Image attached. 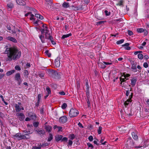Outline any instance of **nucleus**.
<instances>
[{
	"label": "nucleus",
	"instance_id": "1",
	"mask_svg": "<svg viewBox=\"0 0 149 149\" xmlns=\"http://www.w3.org/2000/svg\"><path fill=\"white\" fill-rule=\"evenodd\" d=\"M6 50L5 53L7 54L8 58V60L10 61L19 59L20 57L21 52L19 51L17 47H6Z\"/></svg>",
	"mask_w": 149,
	"mask_h": 149
},
{
	"label": "nucleus",
	"instance_id": "2",
	"mask_svg": "<svg viewBox=\"0 0 149 149\" xmlns=\"http://www.w3.org/2000/svg\"><path fill=\"white\" fill-rule=\"evenodd\" d=\"M133 95V93H131V95L129 96V97L128 99H127L126 101H125L124 102V106L125 107V108H124V110L125 113L128 115L129 116H131L132 114V112L131 111V109L130 111V112H129V111L127 110V106L128 105L129 102H132V97Z\"/></svg>",
	"mask_w": 149,
	"mask_h": 149
},
{
	"label": "nucleus",
	"instance_id": "3",
	"mask_svg": "<svg viewBox=\"0 0 149 149\" xmlns=\"http://www.w3.org/2000/svg\"><path fill=\"white\" fill-rule=\"evenodd\" d=\"M51 73V77L55 79H58L61 78L62 74L61 72L52 70Z\"/></svg>",
	"mask_w": 149,
	"mask_h": 149
},
{
	"label": "nucleus",
	"instance_id": "4",
	"mask_svg": "<svg viewBox=\"0 0 149 149\" xmlns=\"http://www.w3.org/2000/svg\"><path fill=\"white\" fill-rule=\"evenodd\" d=\"M79 114V111L76 109H71L69 112V116L71 118L76 116Z\"/></svg>",
	"mask_w": 149,
	"mask_h": 149
},
{
	"label": "nucleus",
	"instance_id": "5",
	"mask_svg": "<svg viewBox=\"0 0 149 149\" xmlns=\"http://www.w3.org/2000/svg\"><path fill=\"white\" fill-rule=\"evenodd\" d=\"M69 8L72 10L76 11L79 10H82L84 9V8L83 7L82 5H80L78 6L72 5L70 6Z\"/></svg>",
	"mask_w": 149,
	"mask_h": 149
},
{
	"label": "nucleus",
	"instance_id": "6",
	"mask_svg": "<svg viewBox=\"0 0 149 149\" xmlns=\"http://www.w3.org/2000/svg\"><path fill=\"white\" fill-rule=\"evenodd\" d=\"M14 78L15 80L18 81V85H20L22 82L20 73L19 72L16 73L15 74Z\"/></svg>",
	"mask_w": 149,
	"mask_h": 149
},
{
	"label": "nucleus",
	"instance_id": "7",
	"mask_svg": "<svg viewBox=\"0 0 149 149\" xmlns=\"http://www.w3.org/2000/svg\"><path fill=\"white\" fill-rule=\"evenodd\" d=\"M130 61L131 64V69L134 72H136L137 70L136 67V64L135 63L134 61L130 60Z\"/></svg>",
	"mask_w": 149,
	"mask_h": 149
},
{
	"label": "nucleus",
	"instance_id": "8",
	"mask_svg": "<svg viewBox=\"0 0 149 149\" xmlns=\"http://www.w3.org/2000/svg\"><path fill=\"white\" fill-rule=\"evenodd\" d=\"M40 31L41 34H43L46 32H49V30L48 29V27L46 24H43L42 27L41 28Z\"/></svg>",
	"mask_w": 149,
	"mask_h": 149
},
{
	"label": "nucleus",
	"instance_id": "9",
	"mask_svg": "<svg viewBox=\"0 0 149 149\" xmlns=\"http://www.w3.org/2000/svg\"><path fill=\"white\" fill-rule=\"evenodd\" d=\"M128 140L127 141L126 147V148H128L129 147H132L134 146V143L133 141L131 139V138H128Z\"/></svg>",
	"mask_w": 149,
	"mask_h": 149
},
{
	"label": "nucleus",
	"instance_id": "10",
	"mask_svg": "<svg viewBox=\"0 0 149 149\" xmlns=\"http://www.w3.org/2000/svg\"><path fill=\"white\" fill-rule=\"evenodd\" d=\"M16 116H17L19 120L20 121L24 120L25 116L23 113H16Z\"/></svg>",
	"mask_w": 149,
	"mask_h": 149
},
{
	"label": "nucleus",
	"instance_id": "11",
	"mask_svg": "<svg viewBox=\"0 0 149 149\" xmlns=\"http://www.w3.org/2000/svg\"><path fill=\"white\" fill-rule=\"evenodd\" d=\"M60 58L58 57L55 60L54 65L57 68L59 67L60 66Z\"/></svg>",
	"mask_w": 149,
	"mask_h": 149
},
{
	"label": "nucleus",
	"instance_id": "12",
	"mask_svg": "<svg viewBox=\"0 0 149 149\" xmlns=\"http://www.w3.org/2000/svg\"><path fill=\"white\" fill-rule=\"evenodd\" d=\"M28 116L30 118L31 120H32L34 121L36 120L37 118V117L35 114L31 113H30L28 114Z\"/></svg>",
	"mask_w": 149,
	"mask_h": 149
},
{
	"label": "nucleus",
	"instance_id": "13",
	"mask_svg": "<svg viewBox=\"0 0 149 149\" xmlns=\"http://www.w3.org/2000/svg\"><path fill=\"white\" fill-rule=\"evenodd\" d=\"M17 3L21 6H25L26 4L25 0H16Z\"/></svg>",
	"mask_w": 149,
	"mask_h": 149
},
{
	"label": "nucleus",
	"instance_id": "14",
	"mask_svg": "<svg viewBox=\"0 0 149 149\" xmlns=\"http://www.w3.org/2000/svg\"><path fill=\"white\" fill-rule=\"evenodd\" d=\"M14 7L13 4L12 2H10L7 5V9L8 10L10 11L11 10V9L13 8Z\"/></svg>",
	"mask_w": 149,
	"mask_h": 149
},
{
	"label": "nucleus",
	"instance_id": "15",
	"mask_svg": "<svg viewBox=\"0 0 149 149\" xmlns=\"http://www.w3.org/2000/svg\"><path fill=\"white\" fill-rule=\"evenodd\" d=\"M47 123L46 122L45 123V129L46 130L47 132H50L52 129V127L49 125H46V124Z\"/></svg>",
	"mask_w": 149,
	"mask_h": 149
},
{
	"label": "nucleus",
	"instance_id": "16",
	"mask_svg": "<svg viewBox=\"0 0 149 149\" xmlns=\"http://www.w3.org/2000/svg\"><path fill=\"white\" fill-rule=\"evenodd\" d=\"M137 79L136 77H134L132 79H131V84L132 87L136 85Z\"/></svg>",
	"mask_w": 149,
	"mask_h": 149
},
{
	"label": "nucleus",
	"instance_id": "17",
	"mask_svg": "<svg viewBox=\"0 0 149 149\" xmlns=\"http://www.w3.org/2000/svg\"><path fill=\"white\" fill-rule=\"evenodd\" d=\"M30 138V136L28 135V134H25L23 135H21L20 137L19 138V139L20 140L23 139H28Z\"/></svg>",
	"mask_w": 149,
	"mask_h": 149
},
{
	"label": "nucleus",
	"instance_id": "18",
	"mask_svg": "<svg viewBox=\"0 0 149 149\" xmlns=\"http://www.w3.org/2000/svg\"><path fill=\"white\" fill-rule=\"evenodd\" d=\"M35 131L37 132L38 134H39L40 136H42L45 134V132L44 130H36Z\"/></svg>",
	"mask_w": 149,
	"mask_h": 149
},
{
	"label": "nucleus",
	"instance_id": "19",
	"mask_svg": "<svg viewBox=\"0 0 149 149\" xmlns=\"http://www.w3.org/2000/svg\"><path fill=\"white\" fill-rule=\"evenodd\" d=\"M6 39L7 40H9L10 41H12L14 43H17V40H16V39L12 37H11V36L8 37H7Z\"/></svg>",
	"mask_w": 149,
	"mask_h": 149
},
{
	"label": "nucleus",
	"instance_id": "20",
	"mask_svg": "<svg viewBox=\"0 0 149 149\" xmlns=\"http://www.w3.org/2000/svg\"><path fill=\"white\" fill-rule=\"evenodd\" d=\"M132 134L133 138L135 140L138 139V137L137 135V132L136 131H135L132 133Z\"/></svg>",
	"mask_w": 149,
	"mask_h": 149
},
{
	"label": "nucleus",
	"instance_id": "21",
	"mask_svg": "<svg viewBox=\"0 0 149 149\" xmlns=\"http://www.w3.org/2000/svg\"><path fill=\"white\" fill-rule=\"evenodd\" d=\"M49 32H45V38L49 40L50 39V38L52 37L51 35H50V33H49Z\"/></svg>",
	"mask_w": 149,
	"mask_h": 149
},
{
	"label": "nucleus",
	"instance_id": "22",
	"mask_svg": "<svg viewBox=\"0 0 149 149\" xmlns=\"http://www.w3.org/2000/svg\"><path fill=\"white\" fill-rule=\"evenodd\" d=\"M39 37L40 39L41 40V41L42 43H44L45 42V38L44 37V36L43 35H39Z\"/></svg>",
	"mask_w": 149,
	"mask_h": 149
},
{
	"label": "nucleus",
	"instance_id": "23",
	"mask_svg": "<svg viewBox=\"0 0 149 149\" xmlns=\"http://www.w3.org/2000/svg\"><path fill=\"white\" fill-rule=\"evenodd\" d=\"M15 107L16 112L18 113L21 111V107H20L17 104H15Z\"/></svg>",
	"mask_w": 149,
	"mask_h": 149
},
{
	"label": "nucleus",
	"instance_id": "24",
	"mask_svg": "<svg viewBox=\"0 0 149 149\" xmlns=\"http://www.w3.org/2000/svg\"><path fill=\"white\" fill-rule=\"evenodd\" d=\"M20 134L19 133H17L15 135L13 136V137L15 139H17L18 140H19V138L20 137Z\"/></svg>",
	"mask_w": 149,
	"mask_h": 149
},
{
	"label": "nucleus",
	"instance_id": "25",
	"mask_svg": "<svg viewBox=\"0 0 149 149\" xmlns=\"http://www.w3.org/2000/svg\"><path fill=\"white\" fill-rule=\"evenodd\" d=\"M62 7L65 8H67L70 7L69 3L68 2H64L62 5Z\"/></svg>",
	"mask_w": 149,
	"mask_h": 149
},
{
	"label": "nucleus",
	"instance_id": "26",
	"mask_svg": "<svg viewBox=\"0 0 149 149\" xmlns=\"http://www.w3.org/2000/svg\"><path fill=\"white\" fill-rule=\"evenodd\" d=\"M38 75L41 78H43L44 76L45 73L43 72L40 71L38 72Z\"/></svg>",
	"mask_w": 149,
	"mask_h": 149
},
{
	"label": "nucleus",
	"instance_id": "27",
	"mask_svg": "<svg viewBox=\"0 0 149 149\" xmlns=\"http://www.w3.org/2000/svg\"><path fill=\"white\" fill-rule=\"evenodd\" d=\"M63 136L61 135H57L55 136V139L56 141H58L61 140Z\"/></svg>",
	"mask_w": 149,
	"mask_h": 149
},
{
	"label": "nucleus",
	"instance_id": "28",
	"mask_svg": "<svg viewBox=\"0 0 149 149\" xmlns=\"http://www.w3.org/2000/svg\"><path fill=\"white\" fill-rule=\"evenodd\" d=\"M15 71L14 70H13L10 71H8L6 72V74L7 76H10L14 73Z\"/></svg>",
	"mask_w": 149,
	"mask_h": 149
},
{
	"label": "nucleus",
	"instance_id": "29",
	"mask_svg": "<svg viewBox=\"0 0 149 149\" xmlns=\"http://www.w3.org/2000/svg\"><path fill=\"white\" fill-rule=\"evenodd\" d=\"M67 118L65 116H61L59 118V121H67Z\"/></svg>",
	"mask_w": 149,
	"mask_h": 149
},
{
	"label": "nucleus",
	"instance_id": "30",
	"mask_svg": "<svg viewBox=\"0 0 149 149\" xmlns=\"http://www.w3.org/2000/svg\"><path fill=\"white\" fill-rule=\"evenodd\" d=\"M35 16L40 19L42 20L44 19V17L38 14H35Z\"/></svg>",
	"mask_w": 149,
	"mask_h": 149
},
{
	"label": "nucleus",
	"instance_id": "31",
	"mask_svg": "<svg viewBox=\"0 0 149 149\" xmlns=\"http://www.w3.org/2000/svg\"><path fill=\"white\" fill-rule=\"evenodd\" d=\"M29 72H28V70H24V77L26 78H27L28 77V75L29 74Z\"/></svg>",
	"mask_w": 149,
	"mask_h": 149
},
{
	"label": "nucleus",
	"instance_id": "32",
	"mask_svg": "<svg viewBox=\"0 0 149 149\" xmlns=\"http://www.w3.org/2000/svg\"><path fill=\"white\" fill-rule=\"evenodd\" d=\"M71 36L72 34L71 33H69L68 34H64L62 36L61 38L63 39L65 38L68 37L69 36Z\"/></svg>",
	"mask_w": 149,
	"mask_h": 149
},
{
	"label": "nucleus",
	"instance_id": "33",
	"mask_svg": "<svg viewBox=\"0 0 149 149\" xmlns=\"http://www.w3.org/2000/svg\"><path fill=\"white\" fill-rule=\"evenodd\" d=\"M85 86H86V89H89V87L88 85V81L87 79H85Z\"/></svg>",
	"mask_w": 149,
	"mask_h": 149
},
{
	"label": "nucleus",
	"instance_id": "34",
	"mask_svg": "<svg viewBox=\"0 0 149 149\" xmlns=\"http://www.w3.org/2000/svg\"><path fill=\"white\" fill-rule=\"evenodd\" d=\"M86 92L87 98H89L90 93L89 91V89H86Z\"/></svg>",
	"mask_w": 149,
	"mask_h": 149
},
{
	"label": "nucleus",
	"instance_id": "35",
	"mask_svg": "<svg viewBox=\"0 0 149 149\" xmlns=\"http://www.w3.org/2000/svg\"><path fill=\"white\" fill-rule=\"evenodd\" d=\"M136 31L139 33H141L144 31V29L142 28H138L137 29Z\"/></svg>",
	"mask_w": 149,
	"mask_h": 149
},
{
	"label": "nucleus",
	"instance_id": "36",
	"mask_svg": "<svg viewBox=\"0 0 149 149\" xmlns=\"http://www.w3.org/2000/svg\"><path fill=\"white\" fill-rule=\"evenodd\" d=\"M53 136L52 134L50 133L49 134V136L48 138L47 141H50L51 140H52L53 139Z\"/></svg>",
	"mask_w": 149,
	"mask_h": 149
},
{
	"label": "nucleus",
	"instance_id": "37",
	"mask_svg": "<svg viewBox=\"0 0 149 149\" xmlns=\"http://www.w3.org/2000/svg\"><path fill=\"white\" fill-rule=\"evenodd\" d=\"M99 66L102 68H106V66L104 63H99Z\"/></svg>",
	"mask_w": 149,
	"mask_h": 149
},
{
	"label": "nucleus",
	"instance_id": "38",
	"mask_svg": "<svg viewBox=\"0 0 149 149\" xmlns=\"http://www.w3.org/2000/svg\"><path fill=\"white\" fill-rule=\"evenodd\" d=\"M46 93L48 94H50L51 93V91L50 88L47 86L46 88Z\"/></svg>",
	"mask_w": 149,
	"mask_h": 149
},
{
	"label": "nucleus",
	"instance_id": "39",
	"mask_svg": "<svg viewBox=\"0 0 149 149\" xmlns=\"http://www.w3.org/2000/svg\"><path fill=\"white\" fill-rule=\"evenodd\" d=\"M52 3H48L46 6V8L47 9L51 8H52Z\"/></svg>",
	"mask_w": 149,
	"mask_h": 149
},
{
	"label": "nucleus",
	"instance_id": "40",
	"mask_svg": "<svg viewBox=\"0 0 149 149\" xmlns=\"http://www.w3.org/2000/svg\"><path fill=\"white\" fill-rule=\"evenodd\" d=\"M51 38H50V39L49 40H50V41H51V42L52 43V44L53 45H54L56 44V42L54 40L53 37H51Z\"/></svg>",
	"mask_w": 149,
	"mask_h": 149
},
{
	"label": "nucleus",
	"instance_id": "41",
	"mask_svg": "<svg viewBox=\"0 0 149 149\" xmlns=\"http://www.w3.org/2000/svg\"><path fill=\"white\" fill-rule=\"evenodd\" d=\"M120 84H122V83L125 82L126 81L125 79L124 78H122L121 77H120Z\"/></svg>",
	"mask_w": 149,
	"mask_h": 149
},
{
	"label": "nucleus",
	"instance_id": "42",
	"mask_svg": "<svg viewBox=\"0 0 149 149\" xmlns=\"http://www.w3.org/2000/svg\"><path fill=\"white\" fill-rule=\"evenodd\" d=\"M87 103V106L88 108L90 107H91V102L89 100V98H87L86 100Z\"/></svg>",
	"mask_w": 149,
	"mask_h": 149
},
{
	"label": "nucleus",
	"instance_id": "43",
	"mask_svg": "<svg viewBox=\"0 0 149 149\" xmlns=\"http://www.w3.org/2000/svg\"><path fill=\"white\" fill-rule=\"evenodd\" d=\"M138 58L140 59H142L143 58V55L139 53L138 55Z\"/></svg>",
	"mask_w": 149,
	"mask_h": 149
},
{
	"label": "nucleus",
	"instance_id": "44",
	"mask_svg": "<svg viewBox=\"0 0 149 149\" xmlns=\"http://www.w3.org/2000/svg\"><path fill=\"white\" fill-rule=\"evenodd\" d=\"M124 40L121 39L120 40L117 41L116 42V44L118 45H119L122 44L124 42Z\"/></svg>",
	"mask_w": 149,
	"mask_h": 149
},
{
	"label": "nucleus",
	"instance_id": "45",
	"mask_svg": "<svg viewBox=\"0 0 149 149\" xmlns=\"http://www.w3.org/2000/svg\"><path fill=\"white\" fill-rule=\"evenodd\" d=\"M30 15L31 16V17L30 19V20H33V21H34L36 19L34 18V15L31 14H31Z\"/></svg>",
	"mask_w": 149,
	"mask_h": 149
},
{
	"label": "nucleus",
	"instance_id": "46",
	"mask_svg": "<svg viewBox=\"0 0 149 149\" xmlns=\"http://www.w3.org/2000/svg\"><path fill=\"white\" fill-rule=\"evenodd\" d=\"M15 70L18 71H20L21 70V69L19 65H16L15 67Z\"/></svg>",
	"mask_w": 149,
	"mask_h": 149
},
{
	"label": "nucleus",
	"instance_id": "47",
	"mask_svg": "<svg viewBox=\"0 0 149 149\" xmlns=\"http://www.w3.org/2000/svg\"><path fill=\"white\" fill-rule=\"evenodd\" d=\"M67 107V104L65 103H63L61 106V108L63 109H65Z\"/></svg>",
	"mask_w": 149,
	"mask_h": 149
},
{
	"label": "nucleus",
	"instance_id": "48",
	"mask_svg": "<svg viewBox=\"0 0 149 149\" xmlns=\"http://www.w3.org/2000/svg\"><path fill=\"white\" fill-rule=\"evenodd\" d=\"M123 0H121L118 2V3L117 4V5L119 6H121L123 5Z\"/></svg>",
	"mask_w": 149,
	"mask_h": 149
},
{
	"label": "nucleus",
	"instance_id": "49",
	"mask_svg": "<svg viewBox=\"0 0 149 149\" xmlns=\"http://www.w3.org/2000/svg\"><path fill=\"white\" fill-rule=\"evenodd\" d=\"M130 74H125V73H123V74L122 75V76H123L124 77H130Z\"/></svg>",
	"mask_w": 149,
	"mask_h": 149
},
{
	"label": "nucleus",
	"instance_id": "50",
	"mask_svg": "<svg viewBox=\"0 0 149 149\" xmlns=\"http://www.w3.org/2000/svg\"><path fill=\"white\" fill-rule=\"evenodd\" d=\"M87 145L88 146L89 148L91 147V149H93L94 148V146L93 145L90 143H87Z\"/></svg>",
	"mask_w": 149,
	"mask_h": 149
},
{
	"label": "nucleus",
	"instance_id": "51",
	"mask_svg": "<svg viewBox=\"0 0 149 149\" xmlns=\"http://www.w3.org/2000/svg\"><path fill=\"white\" fill-rule=\"evenodd\" d=\"M9 32L12 34L16 33V28H14V29L11 30L9 31Z\"/></svg>",
	"mask_w": 149,
	"mask_h": 149
},
{
	"label": "nucleus",
	"instance_id": "52",
	"mask_svg": "<svg viewBox=\"0 0 149 149\" xmlns=\"http://www.w3.org/2000/svg\"><path fill=\"white\" fill-rule=\"evenodd\" d=\"M105 22H106V21H99L97 22V24L100 25H101V24H104Z\"/></svg>",
	"mask_w": 149,
	"mask_h": 149
},
{
	"label": "nucleus",
	"instance_id": "53",
	"mask_svg": "<svg viewBox=\"0 0 149 149\" xmlns=\"http://www.w3.org/2000/svg\"><path fill=\"white\" fill-rule=\"evenodd\" d=\"M42 96V95L40 94H39L38 95V102H40V100L41 99V98Z\"/></svg>",
	"mask_w": 149,
	"mask_h": 149
},
{
	"label": "nucleus",
	"instance_id": "54",
	"mask_svg": "<svg viewBox=\"0 0 149 149\" xmlns=\"http://www.w3.org/2000/svg\"><path fill=\"white\" fill-rule=\"evenodd\" d=\"M24 132L26 134H31L32 133V132H31L30 130L28 131L25 130L24 131Z\"/></svg>",
	"mask_w": 149,
	"mask_h": 149
},
{
	"label": "nucleus",
	"instance_id": "55",
	"mask_svg": "<svg viewBox=\"0 0 149 149\" xmlns=\"http://www.w3.org/2000/svg\"><path fill=\"white\" fill-rule=\"evenodd\" d=\"M39 123L38 122H36L33 123V125L35 127H37Z\"/></svg>",
	"mask_w": 149,
	"mask_h": 149
},
{
	"label": "nucleus",
	"instance_id": "56",
	"mask_svg": "<svg viewBox=\"0 0 149 149\" xmlns=\"http://www.w3.org/2000/svg\"><path fill=\"white\" fill-rule=\"evenodd\" d=\"M127 33H128V34L129 36H131L133 35V32L132 31H131L130 30H128Z\"/></svg>",
	"mask_w": 149,
	"mask_h": 149
},
{
	"label": "nucleus",
	"instance_id": "57",
	"mask_svg": "<svg viewBox=\"0 0 149 149\" xmlns=\"http://www.w3.org/2000/svg\"><path fill=\"white\" fill-rule=\"evenodd\" d=\"M102 130V127L101 126H100L99 127L98 130V133L99 134H100L101 133Z\"/></svg>",
	"mask_w": 149,
	"mask_h": 149
},
{
	"label": "nucleus",
	"instance_id": "58",
	"mask_svg": "<svg viewBox=\"0 0 149 149\" xmlns=\"http://www.w3.org/2000/svg\"><path fill=\"white\" fill-rule=\"evenodd\" d=\"M45 53L47 55L48 57H51V54L49 52L48 50H46L45 52Z\"/></svg>",
	"mask_w": 149,
	"mask_h": 149
},
{
	"label": "nucleus",
	"instance_id": "59",
	"mask_svg": "<svg viewBox=\"0 0 149 149\" xmlns=\"http://www.w3.org/2000/svg\"><path fill=\"white\" fill-rule=\"evenodd\" d=\"M39 146H33L32 147V149H41V147L40 146V145H39Z\"/></svg>",
	"mask_w": 149,
	"mask_h": 149
},
{
	"label": "nucleus",
	"instance_id": "60",
	"mask_svg": "<svg viewBox=\"0 0 149 149\" xmlns=\"http://www.w3.org/2000/svg\"><path fill=\"white\" fill-rule=\"evenodd\" d=\"M68 141V138L66 137L63 138L62 139H61V141H65L67 142Z\"/></svg>",
	"mask_w": 149,
	"mask_h": 149
},
{
	"label": "nucleus",
	"instance_id": "61",
	"mask_svg": "<svg viewBox=\"0 0 149 149\" xmlns=\"http://www.w3.org/2000/svg\"><path fill=\"white\" fill-rule=\"evenodd\" d=\"M143 66L145 68H147L148 67V64L147 62H145L143 64Z\"/></svg>",
	"mask_w": 149,
	"mask_h": 149
},
{
	"label": "nucleus",
	"instance_id": "62",
	"mask_svg": "<svg viewBox=\"0 0 149 149\" xmlns=\"http://www.w3.org/2000/svg\"><path fill=\"white\" fill-rule=\"evenodd\" d=\"M104 13L107 16H108L110 14V12H108V11L106 10L104 11Z\"/></svg>",
	"mask_w": 149,
	"mask_h": 149
},
{
	"label": "nucleus",
	"instance_id": "63",
	"mask_svg": "<svg viewBox=\"0 0 149 149\" xmlns=\"http://www.w3.org/2000/svg\"><path fill=\"white\" fill-rule=\"evenodd\" d=\"M70 139H71L72 140H73L74 138V137H75L74 136V134H72L70 135Z\"/></svg>",
	"mask_w": 149,
	"mask_h": 149
},
{
	"label": "nucleus",
	"instance_id": "64",
	"mask_svg": "<svg viewBox=\"0 0 149 149\" xmlns=\"http://www.w3.org/2000/svg\"><path fill=\"white\" fill-rule=\"evenodd\" d=\"M59 94L61 95H65V93L63 91L59 92Z\"/></svg>",
	"mask_w": 149,
	"mask_h": 149
}]
</instances>
